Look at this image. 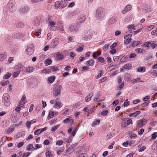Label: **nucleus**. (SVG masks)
<instances>
[{
    "mask_svg": "<svg viewBox=\"0 0 157 157\" xmlns=\"http://www.w3.org/2000/svg\"><path fill=\"white\" fill-rule=\"evenodd\" d=\"M96 15L98 20L101 19L105 16V11L102 9L98 8L96 10Z\"/></svg>",
    "mask_w": 157,
    "mask_h": 157,
    "instance_id": "1",
    "label": "nucleus"
},
{
    "mask_svg": "<svg viewBox=\"0 0 157 157\" xmlns=\"http://www.w3.org/2000/svg\"><path fill=\"white\" fill-rule=\"evenodd\" d=\"M10 96L7 94H5L2 97L3 102L5 106H9L10 104Z\"/></svg>",
    "mask_w": 157,
    "mask_h": 157,
    "instance_id": "2",
    "label": "nucleus"
},
{
    "mask_svg": "<svg viewBox=\"0 0 157 157\" xmlns=\"http://www.w3.org/2000/svg\"><path fill=\"white\" fill-rule=\"evenodd\" d=\"M132 36V34H130L124 36V38L125 39L124 41V44H127L131 42L132 40L131 37Z\"/></svg>",
    "mask_w": 157,
    "mask_h": 157,
    "instance_id": "3",
    "label": "nucleus"
},
{
    "mask_svg": "<svg viewBox=\"0 0 157 157\" xmlns=\"http://www.w3.org/2000/svg\"><path fill=\"white\" fill-rule=\"evenodd\" d=\"M62 86H55L53 90L55 91V93H54V95L56 96L59 95L60 90L62 89Z\"/></svg>",
    "mask_w": 157,
    "mask_h": 157,
    "instance_id": "4",
    "label": "nucleus"
},
{
    "mask_svg": "<svg viewBox=\"0 0 157 157\" xmlns=\"http://www.w3.org/2000/svg\"><path fill=\"white\" fill-rule=\"evenodd\" d=\"M33 44H30L29 47L26 49V52L27 54L29 56L32 55L34 53V50L33 49Z\"/></svg>",
    "mask_w": 157,
    "mask_h": 157,
    "instance_id": "5",
    "label": "nucleus"
},
{
    "mask_svg": "<svg viewBox=\"0 0 157 157\" xmlns=\"http://www.w3.org/2000/svg\"><path fill=\"white\" fill-rule=\"evenodd\" d=\"M24 36L23 33L19 32L15 33L13 35V37L16 39H23Z\"/></svg>",
    "mask_w": 157,
    "mask_h": 157,
    "instance_id": "6",
    "label": "nucleus"
},
{
    "mask_svg": "<svg viewBox=\"0 0 157 157\" xmlns=\"http://www.w3.org/2000/svg\"><path fill=\"white\" fill-rule=\"evenodd\" d=\"M79 28V26L78 24L71 25L69 27V30L71 31H77Z\"/></svg>",
    "mask_w": 157,
    "mask_h": 157,
    "instance_id": "7",
    "label": "nucleus"
},
{
    "mask_svg": "<svg viewBox=\"0 0 157 157\" xmlns=\"http://www.w3.org/2000/svg\"><path fill=\"white\" fill-rule=\"evenodd\" d=\"M30 9V7L28 6H22L20 8V12L21 13H25L28 11Z\"/></svg>",
    "mask_w": 157,
    "mask_h": 157,
    "instance_id": "8",
    "label": "nucleus"
},
{
    "mask_svg": "<svg viewBox=\"0 0 157 157\" xmlns=\"http://www.w3.org/2000/svg\"><path fill=\"white\" fill-rule=\"evenodd\" d=\"M64 52H58L56 55V58L57 60H61L63 59L64 58Z\"/></svg>",
    "mask_w": 157,
    "mask_h": 157,
    "instance_id": "9",
    "label": "nucleus"
},
{
    "mask_svg": "<svg viewBox=\"0 0 157 157\" xmlns=\"http://www.w3.org/2000/svg\"><path fill=\"white\" fill-rule=\"evenodd\" d=\"M56 103L55 106L56 107H59V108L61 107L62 104L61 103L60 99L59 98H57L55 100Z\"/></svg>",
    "mask_w": 157,
    "mask_h": 157,
    "instance_id": "10",
    "label": "nucleus"
},
{
    "mask_svg": "<svg viewBox=\"0 0 157 157\" xmlns=\"http://www.w3.org/2000/svg\"><path fill=\"white\" fill-rule=\"evenodd\" d=\"M16 69H17L18 71H24L25 67L22 64H18L16 66Z\"/></svg>",
    "mask_w": 157,
    "mask_h": 157,
    "instance_id": "11",
    "label": "nucleus"
},
{
    "mask_svg": "<svg viewBox=\"0 0 157 157\" xmlns=\"http://www.w3.org/2000/svg\"><path fill=\"white\" fill-rule=\"evenodd\" d=\"M132 8L131 6L130 5L127 6L124 8L122 13L123 14H125L128 11L131 9Z\"/></svg>",
    "mask_w": 157,
    "mask_h": 157,
    "instance_id": "12",
    "label": "nucleus"
},
{
    "mask_svg": "<svg viewBox=\"0 0 157 157\" xmlns=\"http://www.w3.org/2000/svg\"><path fill=\"white\" fill-rule=\"evenodd\" d=\"M117 20V19L115 17H112L110 18L109 21V24H113L115 23Z\"/></svg>",
    "mask_w": 157,
    "mask_h": 157,
    "instance_id": "13",
    "label": "nucleus"
},
{
    "mask_svg": "<svg viewBox=\"0 0 157 157\" xmlns=\"http://www.w3.org/2000/svg\"><path fill=\"white\" fill-rule=\"evenodd\" d=\"M137 71L139 72H144L145 71V67H138L136 68Z\"/></svg>",
    "mask_w": 157,
    "mask_h": 157,
    "instance_id": "14",
    "label": "nucleus"
},
{
    "mask_svg": "<svg viewBox=\"0 0 157 157\" xmlns=\"http://www.w3.org/2000/svg\"><path fill=\"white\" fill-rule=\"evenodd\" d=\"M34 70V68L33 67H27L25 68L24 71V72H28L29 73H30L32 72L33 71V70Z\"/></svg>",
    "mask_w": 157,
    "mask_h": 157,
    "instance_id": "15",
    "label": "nucleus"
},
{
    "mask_svg": "<svg viewBox=\"0 0 157 157\" xmlns=\"http://www.w3.org/2000/svg\"><path fill=\"white\" fill-rule=\"evenodd\" d=\"M15 2L13 1L10 0V1L7 5V7L8 8V10L10 7H11L13 6V5H15Z\"/></svg>",
    "mask_w": 157,
    "mask_h": 157,
    "instance_id": "16",
    "label": "nucleus"
},
{
    "mask_svg": "<svg viewBox=\"0 0 157 157\" xmlns=\"http://www.w3.org/2000/svg\"><path fill=\"white\" fill-rule=\"evenodd\" d=\"M79 22H83L85 19V17L83 14L80 15L78 18Z\"/></svg>",
    "mask_w": 157,
    "mask_h": 157,
    "instance_id": "17",
    "label": "nucleus"
},
{
    "mask_svg": "<svg viewBox=\"0 0 157 157\" xmlns=\"http://www.w3.org/2000/svg\"><path fill=\"white\" fill-rule=\"evenodd\" d=\"M17 9V6L16 5H13V6L11 7H10L9 9V11L10 12H14Z\"/></svg>",
    "mask_w": 157,
    "mask_h": 157,
    "instance_id": "18",
    "label": "nucleus"
},
{
    "mask_svg": "<svg viewBox=\"0 0 157 157\" xmlns=\"http://www.w3.org/2000/svg\"><path fill=\"white\" fill-rule=\"evenodd\" d=\"M140 44L141 43L140 41H134L133 42V44L130 45L129 48H130L131 47H134Z\"/></svg>",
    "mask_w": 157,
    "mask_h": 157,
    "instance_id": "19",
    "label": "nucleus"
},
{
    "mask_svg": "<svg viewBox=\"0 0 157 157\" xmlns=\"http://www.w3.org/2000/svg\"><path fill=\"white\" fill-rule=\"evenodd\" d=\"M140 112H141L140 111H138L135 113L129 114V117L133 116L134 117H135L139 114L140 113Z\"/></svg>",
    "mask_w": 157,
    "mask_h": 157,
    "instance_id": "20",
    "label": "nucleus"
},
{
    "mask_svg": "<svg viewBox=\"0 0 157 157\" xmlns=\"http://www.w3.org/2000/svg\"><path fill=\"white\" fill-rule=\"evenodd\" d=\"M135 27L136 26H135L134 25H128L127 27V28L129 30V31H130V32L131 33L132 32L131 29H133V30H135Z\"/></svg>",
    "mask_w": 157,
    "mask_h": 157,
    "instance_id": "21",
    "label": "nucleus"
},
{
    "mask_svg": "<svg viewBox=\"0 0 157 157\" xmlns=\"http://www.w3.org/2000/svg\"><path fill=\"white\" fill-rule=\"evenodd\" d=\"M127 124L126 121V120H125L123 119L121 122V127L122 128H124L127 126Z\"/></svg>",
    "mask_w": 157,
    "mask_h": 157,
    "instance_id": "22",
    "label": "nucleus"
},
{
    "mask_svg": "<svg viewBox=\"0 0 157 157\" xmlns=\"http://www.w3.org/2000/svg\"><path fill=\"white\" fill-rule=\"evenodd\" d=\"M26 103V97L25 96H23L20 101V105H23Z\"/></svg>",
    "mask_w": 157,
    "mask_h": 157,
    "instance_id": "23",
    "label": "nucleus"
},
{
    "mask_svg": "<svg viewBox=\"0 0 157 157\" xmlns=\"http://www.w3.org/2000/svg\"><path fill=\"white\" fill-rule=\"evenodd\" d=\"M67 0H62L60 2V5L62 7H66L67 5Z\"/></svg>",
    "mask_w": 157,
    "mask_h": 157,
    "instance_id": "24",
    "label": "nucleus"
},
{
    "mask_svg": "<svg viewBox=\"0 0 157 157\" xmlns=\"http://www.w3.org/2000/svg\"><path fill=\"white\" fill-rule=\"evenodd\" d=\"M59 42V39L57 38H55L53 40V44L54 46L58 45Z\"/></svg>",
    "mask_w": 157,
    "mask_h": 157,
    "instance_id": "25",
    "label": "nucleus"
},
{
    "mask_svg": "<svg viewBox=\"0 0 157 157\" xmlns=\"http://www.w3.org/2000/svg\"><path fill=\"white\" fill-rule=\"evenodd\" d=\"M132 67V65L130 63H128L125 64L124 66V68L125 69H130Z\"/></svg>",
    "mask_w": 157,
    "mask_h": 157,
    "instance_id": "26",
    "label": "nucleus"
},
{
    "mask_svg": "<svg viewBox=\"0 0 157 157\" xmlns=\"http://www.w3.org/2000/svg\"><path fill=\"white\" fill-rule=\"evenodd\" d=\"M101 53V52H94L93 54V57L94 58H96L98 56L100 55Z\"/></svg>",
    "mask_w": 157,
    "mask_h": 157,
    "instance_id": "27",
    "label": "nucleus"
},
{
    "mask_svg": "<svg viewBox=\"0 0 157 157\" xmlns=\"http://www.w3.org/2000/svg\"><path fill=\"white\" fill-rule=\"evenodd\" d=\"M11 75V73L7 72L6 74L3 77L4 79H7L9 78Z\"/></svg>",
    "mask_w": 157,
    "mask_h": 157,
    "instance_id": "28",
    "label": "nucleus"
},
{
    "mask_svg": "<svg viewBox=\"0 0 157 157\" xmlns=\"http://www.w3.org/2000/svg\"><path fill=\"white\" fill-rule=\"evenodd\" d=\"M6 56L5 53L0 54V61L4 60L6 58Z\"/></svg>",
    "mask_w": 157,
    "mask_h": 157,
    "instance_id": "29",
    "label": "nucleus"
},
{
    "mask_svg": "<svg viewBox=\"0 0 157 157\" xmlns=\"http://www.w3.org/2000/svg\"><path fill=\"white\" fill-rule=\"evenodd\" d=\"M24 24L21 22H19L16 24V26L18 28H22L24 26Z\"/></svg>",
    "mask_w": 157,
    "mask_h": 157,
    "instance_id": "30",
    "label": "nucleus"
},
{
    "mask_svg": "<svg viewBox=\"0 0 157 157\" xmlns=\"http://www.w3.org/2000/svg\"><path fill=\"white\" fill-rule=\"evenodd\" d=\"M11 49L14 52H17L18 49V48L16 45L15 44H13L12 45Z\"/></svg>",
    "mask_w": 157,
    "mask_h": 157,
    "instance_id": "31",
    "label": "nucleus"
},
{
    "mask_svg": "<svg viewBox=\"0 0 157 157\" xmlns=\"http://www.w3.org/2000/svg\"><path fill=\"white\" fill-rule=\"evenodd\" d=\"M138 124L136 126V127L137 128H140L143 127L144 124H143L140 120L138 121Z\"/></svg>",
    "mask_w": 157,
    "mask_h": 157,
    "instance_id": "32",
    "label": "nucleus"
},
{
    "mask_svg": "<svg viewBox=\"0 0 157 157\" xmlns=\"http://www.w3.org/2000/svg\"><path fill=\"white\" fill-rule=\"evenodd\" d=\"M54 113L52 111H50L48 115V120L54 117Z\"/></svg>",
    "mask_w": 157,
    "mask_h": 157,
    "instance_id": "33",
    "label": "nucleus"
},
{
    "mask_svg": "<svg viewBox=\"0 0 157 157\" xmlns=\"http://www.w3.org/2000/svg\"><path fill=\"white\" fill-rule=\"evenodd\" d=\"M26 148L28 151H33L34 148L32 144H30L27 146Z\"/></svg>",
    "mask_w": 157,
    "mask_h": 157,
    "instance_id": "34",
    "label": "nucleus"
},
{
    "mask_svg": "<svg viewBox=\"0 0 157 157\" xmlns=\"http://www.w3.org/2000/svg\"><path fill=\"white\" fill-rule=\"evenodd\" d=\"M51 72V70L47 68L44 69L42 71V72L45 74H49Z\"/></svg>",
    "mask_w": 157,
    "mask_h": 157,
    "instance_id": "35",
    "label": "nucleus"
},
{
    "mask_svg": "<svg viewBox=\"0 0 157 157\" xmlns=\"http://www.w3.org/2000/svg\"><path fill=\"white\" fill-rule=\"evenodd\" d=\"M55 77L54 76H52L48 78V81L50 83H52L55 80Z\"/></svg>",
    "mask_w": 157,
    "mask_h": 157,
    "instance_id": "36",
    "label": "nucleus"
},
{
    "mask_svg": "<svg viewBox=\"0 0 157 157\" xmlns=\"http://www.w3.org/2000/svg\"><path fill=\"white\" fill-rule=\"evenodd\" d=\"M151 44L150 46H151L153 48H155L157 45L156 42L151 41Z\"/></svg>",
    "mask_w": 157,
    "mask_h": 157,
    "instance_id": "37",
    "label": "nucleus"
},
{
    "mask_svg": "<svg viewBox=\"0 0 157 157\" xmlns=\"http://www.w3.org/2000/svg\"><path fill=\"white\" fill-rule=\"evenodd\" d=\"M90 93L88 94L87 97L85 98V101L86 102H88L90 100L91 97H90Z\"/></svg>",
    "mask_w": 157,
    "mask_h": 157,
    "instance_id": "38",
    "label": "nucleus"
},
{
    "mask_svg": "<svg viewBox=\"0 0 157 157\" xmlns=\"http://www.w3.org/2000/svg\"><path fill=\"white\" fill-rule=\"evenodd\" d=\"M151 42H145L142 46H144L145 47H149L150 46Z\"/></svg>",
    "mask_w": 157,
    "mask_h": 157,
    "instance_id": "39",
    "label": "nucleus"
},
{
    "mask_svg": "<svg viewBox=\"0 0 157 157\" xmlns=\"http://www.w3.org/2000/svg\"><path fill=\"white\" fill-rule=\"evenodd\" d=\"M108 113L107 110H104L101 112V115L102 116H106Z\"/></svg>",
    "mask_w": 157,
    "mask_h": 157,
    "instance_id": "40",
    "label": "nucleus"
},
{
    "mask_svg": "<svg viewBox=\"0 0 157 157\" xmlns=\"http://www.w3.org/2000/svg\"><path fill=\"white\" fill-rule=\"evenodd\" d=\"M89 69V67L87 66L84 67H80V70L82 71H86Z\"/></svg>",
    "mask_w": 157,
    "mask_h": 157,
    "instance_id": "41",
    "label": "nucleus"
},
{
    "mask_svg": "<svg viewBox=\"0 0 157 157\" xmlns=\"http://www.w3.org/2000/svg\"><path fill=\"white\" fill-rule=\"evenodd\" d=\"M88 65L90 66H92L94 64V61L93 59H90L87 61Z\"/></svg>",
    "mask_w": 157,
    "mask_h": 157,
    "instance_id": "42",
    "label": "nucleus"
},
{
    "mask_svg": "<svg viewBox=\"0 0 157 157\" xmlns=\"http://www.w3.org/2000/svg\"><path fill=\"white\" fill-rule=\"evenodd\" d=\"M14 129L15 128L14 127L13 128H10L7 130L6 132L8 133H10L13 132L14 130Z\"/></svg>",
    "mask_w": 157,
    "mask_h": 157,
    "instance_id": "43",
    "label": "nucleus"
},
{
    "mask_svg": "<svg viewBox=\"0 0 157 157\" xmlns=\"http://www.w3.org/2000/svg\"><path fill=\"white\" fill-rule=\"evenodd\" d=\"M21 105H19L18 106H17L15 108V110L17 111L18 113H20V110L21 108L23 107V106H21Z\"/></svg>",
    "mask_w": 157,
    "mask_h": 157,
    "instance_id": "44",
    "label": "nucleus"
},
{
    "mask_svg": "<svg viewBox=\"0 0 157 157\" xmlns=\"http://www.w3.org/2000/svg\"><path fill=\"white\" fill-rule=\"evenodd\" d=\"M52 63V61L51 60L49 59H47L45 61V63L46 65H49L50 64H51Z\"/></svg>",
    "mask_w": 157,
    "mask_h": 157,
    "instance_id": "45",
    "label": "nucleus"
},
{
    "mask_svg": "<svg viewBox=\"0 0 157 157\" xmlns=\"http://www.w3.org/2000/svg\"><path fill=\"white\" fill-rule=\"evenodd\" d=\"M103 75V71L101 70H100L99 71V73L97 75L96 78L97 79H98L101 77Z\"/></svg>",
    "mask_w": 157,
    "mask_h": 157,
    "instance_id": "46",
    "label": "nucleus"
},
{
    "mask_svg": "<svg viewBox=\"0 0 157 157\" xmlns=\"http://www.w3.org/2000/svg\"><path fill=\"white\" fill-rule=\"evenodd\" d=\"M100 122V121L99 120H97L94 121L92 124V127H95L96 125L99 124Z\"/></svg>",
    "mask_w": 157,
    "mask_h": 157,
    "instance_id": "47",
    "label": "nucleus"
},
{
    "mask_svg": "<svg viewBox=\"0 0 157 157\" xmlns=\"http://www.w3.org/2000/svg\"><path fill=\"white\" fill-rule=\"evenodd\" d=\"M59 125H56L55 126L53 127L51 129V131H52V132H55L57 129L58 127H59Z\"/></svg>",
    "mask_w": 157,
    "mask_h": 157,
    "instance_id": "48",
    "label": "nucleus"
},
{
    "mask_svg": "<svg viewBox=\"0 0 157 157\" xmlns=\"http://www.w3.org/2000/svg\"><path fill=\"white\" fill-rule=\"evenodd\" d=\"M50 69L52 71L54 72H56L58 70V68L57 67L54 66H52L50 67Z\"/></svg>",
    "mask_w": 157,
    "mask_h": 157,
    "instance_id": "49",
    "label": "nucleus"
},
{
    "mask_svg": "<svg viewBox=\"0 0 157 157\" xmlns=\"http://www.w3.org/2000/svg\"><path fill=\"white\" fill-rule=\"evenodd\" d=\"M129 103V101L128 99H126L124 103V107H127L128 106Z\"/></svg>",
    "mask_w": 157,
    "mask_h": 157,
    "instance_id": "50",
    "label": "nucleus"
},
{
    "mask_svg": "<svg viewBox=\"0 0 157 157\" xmlns=\"http://www.w3.org/2000/svg\"><path fill=\"white\" fill-rule=\"evenodd\" d=\"M41 133L40 129H38L36 131L34 132V134L35 135H37L39 134H40Z\"/></svg>",
    "mask_w": 157,
    "mask_h": 157,
    "instance_id": "51",
    "label": "nucleus"
},
{
    "mask_svg": "<svg viewBox=\"0 0 157 157\" xmlns=\"http://www.w3.org/2000/svg\"><path fill=\"white\" fill-rule=\"evenodd\" d=\"M20 72V71H18L14 72L13 74V76L14 77H17L19 74Z\"/></svg>",
    "mask_w": 157,
    "mask_h": 157,
    "instance_id": "52",
    "label": "nucleus"
},
{
    "mask_svg": "<svg viewBox=\"0 0 157 157\" xmlns=\"http://www.w3.org/2000/svg\"><path fill=\"white\" fill-rule=\"evenodd\" d=\"M49 25L50 26H54V25L55 24V22L53 21H49L48 22Z\"/></svg>",
    "mask_w": 157,
    "mask_h": 157,
    "instance_id": "53",
    "label": "nucleus"
},
{
    "mask_svg": "<svg viewBox=\"0 0 157 157\" xmlns=\"http://www.w3.org/2000/svg\"><path fill=\"white\" fill-rule=\"evenodd\" d=\"M109 47V45L108 44H105L103 47V50L105 51H106V50H107L108 49Z\"/></svg>",
    "mask_w": 157,
    "mask_h": 157,
    "instance_id": "54",
    "label": "nucleus"
},
{
    "mask_svg": "<svg viewBox=\"0 0 157 157\" xmlns=\"http://www.w3.org/2000/svg\"><path fill=\"white\" fill-rule=\"evenodd\" d=\"M71 120L72 119H71V117H68L64 121V123H67L69 121Z\"/></svg>",
    "mask_w": 157,
    "mask_h": 157,
    "instance_id": "55",
    "label": "nucleus"
},
{
    "mask_svg": "<svg viewBox=\"0 0 157 157\" xmlns=\"http://www.w3.org/2000/svg\"><path fill=\"white\" fill-rule=\"evenodd\" d=\"M117 67V65H113L112 66H111L109 67H108V68L109 70H112L114 68H115Z\"/></svg>",
    "mask_w": 157,
    "mask_h": 157,
    "instance_id": "56",
    "label": "nucleus"
},
{
    "mask_svg": "<svg viewBox=\"0 0 157 157\" xmlns=\"http://www.w3.org/2000/svg\"><path fill=\"white\" fill-rule=\"evenodd\" d=\"M124 84L123 83H121L120 86L117 87V89L120 90L122 89L124 87Z\"/></svg>",
    "mask_w": 157,
    "mask_h": 157,
    "instance_id": "57",
    "label": "nucleus"
},
{
    "mask_svg": "<svg viewBox=\"0 0 157 157\" xmlns=\"http://www.w3.org/2000/svg\"><path fill=\"white\" fill-rule=\"evenodd\" d=\"M157 137V133L154 132L152 135L151 139L153 140L155 139Z\"/></svg>",
    "mask_w": 157,
    "mask_h": 157,
    "instance_id": "58",
    "label": "nucleus"
},
{
    "mask_svg": "<svg viewBox=\"0 0 157 157\" xmlns=\"http://www.w3.org/2000/svg\"><path fill=\"white\" fill-rule=\"evenodd\" d=\"M83 49V47L81 46H79L78 48H77L76 50L78 52H81L82 51Z\"/></svg>",
    "mask_w": 157,
    "mask_h": 157,
    "instance_id": "59",
    "label": "nucleus"
},
{
    "mask_svg": "<svg viewBox=\"0 0 157 157\" xmlns=\"http://www.w3.org/2000/svg\"><path fill=\"white\" fill-rule=\"evenodd\" d=\"M7 140V137L4 136L1 139L2 143H4Z\"/></svg>",
    "mask_w": 157,
    "mask_h": 157,
    "instance_id": "60",
    "label": "nucleus"
},
{
    "mask_svg": "<svg viewBox=\"0 0 157 157\" xmlns=\"http://www.w3.org/2000/svg\"><path fill=\"white\" fill-rule=\"evenodd\" d=\"M46 155L47 157H52V155L51 152L48 151L46 152Z\"/></svg>",
    "mask_w": 157,
    "mask_h": 157,
    "instance_id": "61",
    "label": "nucleus"
},
{
    "mask_svg": "<svg viewBox=\"0 0 157 157\" xmlns=\"http://www.w3.org/2000/svg\"><path fill=\"white\" fill-rule=\"evenodd\" d=\"M143 49H141V48H137L136 49V52H137L138 53H140L141 52H143Z\"/></svg>",
    "mask_w": 157,
    "mask_h": 157,
    "instance_id": "62",
    "label": "nucleus"
},
{
    "mask_svg": "<svg viewBox=\"0 0 157 157\" xmlns=\"http://www.w3.org/2000/svg\"><path fill=\"white\" fill-rule=\"evenodd\" d=\"M94 107H93V108H92L91 109H90H90L89 110H88L87 112V114L88 113L90 114L91 113H92L94 111Z\"/></svg>",
    "mask_w": 157,
    "mask_h": 157,
    "instance_id": "63",
    "label": "nucleus"
},
{
    "mask_svg": "<svg viewBox=\"0 0 157 157\" xmlns=\"http://www.w3.org/2000/svg\"><path fill=\"white\" fill-rule=\"evenodd\" d=\"M140 79V78H138L136 79H134L131 81V82L132 83H134L136 82H137L138 81H139Z\"/></svg>",
    "mask_w": 157,
    "mask_h": 157,
    "instance_id": "64",
    "label": "nucleus"
}]
</instances>
